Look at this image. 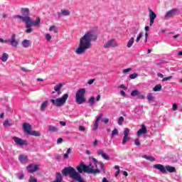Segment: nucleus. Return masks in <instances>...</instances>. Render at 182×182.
Masks as SVG:
<instances>
[{
	"label": "nucleus",
	"instance_id": "f257e3e1",
	"mask_svg": "<svg viewBox=\"0 0 182 182\" xmlns=\"http://www.w3.org/2000/svg\"><path fill=\"white\" fill-rule=\"evenodd\" d=\"M97 40V36L93 31H88L80 39L78 48L75 50L77 55H83L87 49H90L92 42Z\"/></svg>",
	"mask_w": 182,
	"mask_h": 182
},
{
	"label": "nucleus",
	"instance_id": "f03ea898",
	"mask_svg": "<svg viewBox=\"0 0 182 182\" xmlns=\"http://www.w3.org/2000/svg\"><path fill=\"white\" fill-rule=\"evenodd\" d=\"M92 161L95 166V167L92 165V164H90L88 166L83 164V162L80 163V165L79 166H77V170L78 173H87L88 174H94V176H96V174H100V170L97 168V164L100 166V168L102 171H105V164L103 162H99L95 158H92Z\"/></svg>",
	"mask_w": 182,
	"mask_h": 182
},
{
	"label": "nucleus",
	"instance_id": "7ed1b4c3",
	"mask_svg": "<svg viewBox=\"0 0 182 182\" xmlns=\"http://www.w3.org/2000/svg\"><path fill=\"white\" fill-rule=\"evenodd\" d=\"M14 19H16V18H18V19H21L22 22H25L26 23V28H27L26 30V33H32V26H38L39 23H41V18L37 17L36 21H32V18H31L30 16H22L21 15H15L13 16Z\"/></svg>",
	"mask_w": 182,
	"mask_h": 182
},
{
	"label": "nucleus",
	"instance_id": "20e7f679",
	"mask_svg": "<svg viewBox=\"0 0 182 182\" xmlns=\"http://www.w3.org/2000/svg\"><path fill=\"white\" fill-rule=\"evenodd\" d=\"M62 174L65 177L70 176V178H73V180H75L76 178L80 175V173L76 171V169L72 166L64 168L62 170Z\"/></svg>",
	"mask_w": 182,
	"mask_h": 182
},
{
	"label": "nucleus",
	"instance_id": "39448f33",
	"mask_svg": "<svg viewBox=\"0 0 182 182\" xmlns=\"http://www.w3.org/2000/svg\"><path fill=\"white\" fill-rule=\"evenodd\" d=\"M68 99H69V94H64L63 97L56 98L55 100L51 99L50 102L56 107H62L66 103Z\"/></svg>",
	"mask_w": 182,
	"mask_h": 182
},
{
	"label": "nucleus",
	"instance_id": "423d86ee",
	"mask_svg": "<svg viewBox=\"0 0 182 182\" xmlns=\"http://www.w3.org/2000/svg\"><path fill=\"white\" fill-rule=\"evenodd\" d=\"M85 93H86V90L85 88H81L77 92L75 95V100L77 105H83V103L86 102Z\"/></svg>",
	"mask_w": 182,
	"mask_h": 182
},
{
	"label": "nucleus",
	"instance_id": "0eeeda50",
	"mask_svg": "<svg viewBox=\"0 0 182 182\" xmlns=\"http://www.w3.org/2000/svg\"><path fill=\"white\" fill-rule=\"evenodd\" d=\"M23 129L27 134H29L30 136H36V137H39V136H41V134L39 132L31 131L32 126H31V124L29 123L24 122L23 124Z\"/></svg>",
	"mask_w": 182,
	"mask_h": 182
},
{
	"label": "nucleus",
	"instance_id": "6e6552de",
	"mask_svg": "<svg viewBox=\"0 0 182 182\" xmlns=\"http://www.w3.org/2000/svg\"><path fill=\"white\" fill-rule=\"evenodd\" d=\"M119 46V44L116 42V40L114 38H112L111 40H109L104 45V48L105 49H107L109 48H117Z\"/></svg>",
	"mask_w": 182,
	"mask_h": 182
},
{
	"label": "nucleus",
	"instance_id": "1a4fd4ad",
	"mask_svg": "<svg viewBox=\"0 0 182 182\" xmlns=\"http://www.w3.org/2000/svg\"><path fill=\"white\" fill-rule=\"evenodd\" d=\"M178 12V9H173L168 11L166 12V14L164 16V19L167 21L168 18H171L174 16L175 15H177V13Z\"/></svg>",
	"mask_w": 182,
	"mask_h": 182
},
{
	"label": "nucleus",
	"instance_id": "9d476101",
	"mask_svg": "<svg viewBox=\"0 0 182 182\" xmlns=\"http://www.w3.org/2000/svg\"><path fill=\"white\" fill-rule=\"evenodd\" d=\"M13 139L14 141V143H16V144H18V146H28V142L26 141V140H23L17 136H14Z\"/></svg>",
	"mask_w": 182,
	"mask_h": 182
},
{
	"label": "nucleus",
	"instance_id": "9b49d317",
	"mask_svg": "<svg viewBox=\"0 0 182 182\" xmlns=\"http://www.w3.org/2000/svg\"><path fill=\"white\" fill-rule=\"evenodd\" d=\"M129 133H130V129L126 128L124 131V138L122 139V144L124 146L127 141H130V137H129Z\"/></svg>",
	"mask_w": 182,
	"mask_h": 182
},
{
	"label": "nucleus",
	"instance_id": "f8f14e48",
	"mask_svg": "<svg viewBox=\"0 0 182 182\" xmlns=\"http://www.w3.org/2000/svg\"><path fill=\"white\" fill-rule=\"evenodd\" d=\"M10 44L14 47L16 48L19 45V41L16 40V35L12 34L11 38L9 39Z\"/></svg>",
	"mask_w": 182,
	"mask_h": 182
},
{
	"label": "nucleus",
	"instance_id": "ddd939ff",
	"mask_svg": "<svg viewBox=\"0 0 182 182\" xmlns=\"http://www.w3.org/2000/svg\"><path fill=\"white\" fill-rule=\"evenodd\" d=\"M156 18H157V15L156 14V13H154L153 10L149 9V19H150L149 26H153V23H154V19H156Z\"/></svg>",
	"mask_w": 182,
	"mask_h": 182
},
{
	"label": "nucleus",
	"instance_id": "4468645a",
	"mask_svg": "<svg viewBox=\"0 0 182 182\" xmlns=\"http://www.w3.org/2000/svg\"><path fill=\"white\" fill-rule=\"evenodd\" d=\"M28 173H35L39 170V165L30 164L26 167Z\"/></svg>",
	"mask_w": 182,
	"mask_h": 182
},
{
	"label": "nucleus",
	"instance_id": "2eb2a0df",
	"mask_svg": "<svg viewBox=\"0 0 182 182\" xmlns=\"http://www.w3.org/2000/svg\"><path fill=\"white\" fill-rule=\"evenodd\" d=\"M63 87V84L60 83L54 87V90L51 92V95H54V93H58V95H62L60 90Z\"/></svg>",
	"mask_w": 182,
	"mask_h": 182
},
{
	"label": "nucleus",
	"instance_id": "dca6fc26",
	"mask_svg": "<svg viewBox=\"0 0 182 182\" xmlns=\"http://www.w3.org/2000/svg\"><path fill=\"white\" fill-rule=\"evenodd\" d=\"M154 168H156V170H159V171H161V173L163 174H166V173H167V171H166V167H164V166L162 164H155L154 165Z\"/></svg>",
	"mask_w": 182,
	"mask_h": 182
},
{
	"label": "nucleus",
	"instance_id": "f3484780",
	"mask_svg": "<svg viewBox=\"0 0 182 182\" xmlns=\"http://www.w3.org/2000/svg\"><path fill=\"white\" fill-rule=\"evenodd\" d=\"M141 129H140L137 132V136H141V134H146L147 133V128L146 127V125L144 124H142L141 125Z\"/></svg>",
	"mask_w": 182,
	"mask_h": 182
},
{
	"label": "nucleus",
	"instance_id": "a211bd4d",
	"mask_svg": "<svg viewBox=\"0 0 182 182\" xmlns=\"http://www.w3.org/2000/svg\"><path fill=\"white\" fill-rule=\"evenodd\" d=\"M97 153H98L99 156H101L102 157V159H104V160H109V159H110V156H109V155L105 154V152L102 149H98Z\"/></svg>",
	"mask_w": 182,
	"mask_h": 182
},
{
	"label": "nucleus",
	"instance_id": "6ab92c4d",
	"mask_svg": "<svg viewBox=\"0 0 182 182\" xmlns=\"http://www.w3.org/2000/svg\"><path fill=\"white\" fill-rule=\"evenodd\" d=\"M18 160L22 164H26V163H28V156L25 155H19Z\"/></svg>",
	"mask_w": 182,
	"mask_h": 182
},
{
	"label": "nucleus",
	"instance_id": "aec40b11",
	"mask_svg": "<svg viewBox=\"0 0 182 182\" xmlns=\"http://www.w3.org/2000/svg\"><path fill=\"white\" fill-rule=\"evenodd\" d=\"M21 12L23 16H29L30 11L28 8H21Z\"/></svg>",
	"mask_w": 182,
	"mask_h": 182
},
{
	"label": "nucleus",
	"instance_id": "412c9836",
	"mask_svg": "<svg viewBox=\"0 0 182 182\" xmlns=\"http://www.w3.org/2000/svg\"><path fill=\"white\" fill-rule=\"evenodd\" d=\"M48 130L50 133H56V132L59 131V129H58V127H56L55 126L50 125L48 127Z\"/></svg>",
	"mask_w": 182,
	"mask_h": 182
},
{
	"label": "nucleus",
	"instance_id": "4be33fe9",
	"mask_svg": "<svg viewBox=\"0 0 182 182\" xmlns=\"http://www.w3.org/2000/svg\"><path fill=\"white\" fill-rule=\"evenodd\" d=\"M21 45L23 48H29V46L32 45V43H31V41L29 40H23L21 43Z\"/></svg>",
	"mask_w": 182,
	"mask_h": 182
},
{
	"label": "nucleus",
	"instance_id": "5701e85b",
	"mask_svg": "<svg viewBox=\"0 0 182 182\" xmlns=\"http://www.w3.org/2000/svg\"><path fill=\"white\" fill-rule=\"evenodd\" d=\"M166 171H168V173H176V168L171 166H165Z\"/></svg>",
	"mask_w": 182,
	"mask_h": 182
},
{
	"label": "nucleus",
	"instance_id": "b1692460",
	"mask_svg": "<svg viewBox=\"0 0 182 182\" xmlns=\"http://www.w3.org/2000/svg\"><path fill=\"white\" fill-rule=\"evenodd\" d=\"M60 15H62V16H69L70 15V11H69V10L62 9Z\"/></svg>",
	"mask_w": 182,
	"mask_h": 182
},
{
	"label": "nucleus",
	"instance_id": "393cba45",
	"mask_svg": "<svg viewBox=\"0 0 182 182\" xmlns=\"http://www.w3.org/2000/svg\"><path fill=\"white\" fill-rule=\"evenodd\" d=\"M48 101H45L41 104V112H45V110H46V107H48Z\"/></svg>",
	"mask_w": 182,
	"mask_h": 182
},
{
	"label": "nucleus",
	"instance_id": "a878e982",
	"mask_svg": "<svg viewBox=\"0 0 182 182\" xmlns=\"http://www.w3.org/2000/svg\"><path fill=\"white\" fill-rule=\"evenodd\" d=\"M149 103H152V102H154V96H153V94L149 93L146 96Z\"/></svg>",
	"mask_w": 182,
	"mask_h": 182
},
{
	"label": "nucleus",
	"instance_id": "bb28decb",
	"mask_svg": "<svg viewBox=\"0 0 182 182\" xmlns=\"http://www.w3.org/2000/svg\"><path fill=\"white\" fill-rule=\"evenodd\" d=\"M133 43H134V37H132L129 40V41H128V43L127 44V48H132V46H133Z\"/></svg>",
	"mask_w": 182,
	"mask_h": 182
},
{
	"label": "nucleus",
	"instance_id": "cd10ccee",
	"mask_svg": "<svg viewBox=\"0 0 182 182\" xmlns=\"http://www.w3.org/2000/svg\"><path fill=\"white\" fill-rule=\"evenodd\" d=\"M9 58V55H8V53H3L1 55L2 62H6V60H8Z\"/></svg>",
	"mask_w": 182,
	"mask_h": 182
},
{
	"label": "nucleus",
	"instance_id": "c85d7f7f",
	"mask_svg": "<svg viewBox=\"0 0 182 182\" xmlns=\"http://www.w3.org/2000/svg\"><path fill=\"white\" fill-rule=\"evenodd\" d=\"M142 158L146 159V160H149V161H156V159L151 156L144 155L142 156Z\"/></svg>",
	"mask_w": 182,
	"mask_h": 182
},
{
	"label": "nucleus",
	"instance_id": "c756f323",
	"mask_svg": "<svg viewBox=\"0 0 182 182\" xmlns=\"http://www.w3.org/2000/svg\"><path fill=\"white\" fill-rule=\"evenodd\" d=\"M100 121V117H97L95 124L92 130H97L99 128V122Z\"/></svg>",
	"mask_w": 182,
	"mask_h": 182
},
{
	"label": "nucleus",
	"instance_id": "7c9ffc66",
	"mask_svg": "<svg viewBox=\"0 0 182 182\" xmlns=\"http://www.w3.org/2000/svg\"><path fill=\"white\" fill-rule=\"evenodd\" d=\"M118 135H119V130H117V129L114 128V130H112V132L111 139H113V137H114V136H118Z\"/></svg>",
	"mask_w": 182,
	"mask_h": 182
},
{
	"label": "nucleus",
	"instance_id": "2f4dec72",
	"mask_svg": "<svg viewBox=\"0 0 182 182\" xmlns=\"http://www.w3.org/2000/svg\"><path fill=\"white\" fill-rule=\"evenodd\" d=\"M139 95H140V92L137 90H134L131 92V96H132V97H134L136 96H139Z\"/></svg>",
	"mask_w": 182,
	"mask_h": 182
},
{
	"label": "nucleus",
	"instance_id": "473e14b6",
	"mask_svg": "<svg viewBox=\"0 0 182 182\" xmlns=\"http://www.w3.org/2000/svg\"><path fill=\"white\" fill-rule=\"evenodd\" d=\"M154 92H160V90H161V85L160 84L156 85L154 89H153Z\"/></svg>",
	"mask_w": 182,
	"mask_h": 182
},
{
	"label": "nucleus",
	"instance_id": "72a5a7b5",
	"mask_svg": "<svg viewBox=\"0 0 182 182\" xmlns=\"http://www.w3.org/2000/svg\"><path fill=\"white\" fill-rule=\"evenodd\" d=\"M50 32L53 31L55 33H58V31L55 26H51L49 28Z\"/></svg>",
	"mask_w": 182,
	"mask_h": 182
},
{
	"label": "nucleus",
	"instance_id": "f704fd0d",
	"mask_svg": "<svg viewBox=\"0 0 182 182\" xmlns=\"http://www.w3.org/2000/svg\"><path fill=\"white\" fill-rule=\"evenodd\" d=\"M3 126L4 127H10V126H12V124L9 123V120L6 119L3 124Z\"/></svg>",
	"mask_w": 182,
	"mask_h": 182
},
{
	"label": "nucleus",
	"instance_id": "c9c22d12",
	"mask_svg": "<svg viewBox=\"0 0 182 182\" xmlns=\"http://www.w3.org/2000/svg\"><path fill=\"white\" fill-rule=\"evenodd\" d=\"M95 97H90V100L88 102H89L90 106H93V105H95Z\"/></svg>",
	"mask_w": 182,
	"mask_h": 182
},
{
	"label": "nucleus",
	"instance_id": "e433bc0d",
	"mask_svg": "<svg viewBox=\"0 0 182 182\" xmlns=\"http://www.w3.org/2000/svg\"><path fill=\"white\" fill-rule=\"evenodd\" d=\"M28 182H38V179L33 176H31L28 179Z\"/></svg>",
	"mask_w": 182,
	"mask_h": 182
},
{
	"label": "nucleus",
	"instance_id": "4c0bfd02",
	"mask_svg": "<svg viewBox=\"0 0 182 182\" xmlns=\"http://www.w3.org/2000/svg\"><path fill=\"white\" fill-rule=\"evenodd\" d=\"M124 122V117H119V119L118 120V124L119 126H122L123 124V122Z\"/></svg>",
	"mask_w": 182,
	"mask_h": 182
},
{
	"label": "nucleus",
	"instance_id": "58836bf2",
	"mask_svg": "<svg viewBox=\"0 0 182 182\" xmlns=\"http://www.w3.org/2000/svg\"><path fill=\"white\" fill-rule=\"evenodd\" d=\"M143 38V33H139L136 39V42L137 43H139V42H140V39Z\"/></svg>",
	"mask_w": 182,
	"mask_h": 182
},
{
	"label": "nucleus",
	"instance_id": "ea45409f",
	"mask_svg": "<svg viewBox=\"0 0 182 182\" xmlns=\"http://www.w3.org/2000/svg\"><path fill=\"white\" fill-rule=\"evenodd\" d=\"M75 181H78V182H86V181H83V178H82V176L80 174L76 178Z\"/></svg>",
	"mask_w": 182,
	"mask_h": 182
},
{
	"label": "nucleus",
	"instance_id": "a19ab883",
	"mask_svg": "<svg viewBox=\"0 0 182 182\" xmlns=\"http://www.w3.org/2000/svg\"><path fill=\"white\" fill-rule=\"evenodd\" d=\"M134 145L138 146H141V144L140 143V140H139V139H136L134 140Z\"/></svg>",
	"mask_w": 182,
	"mask_h": 182
},
{
	"label": "nucleus",
	"instance_id": "79ce46f5",
	"mask_svg": "<svg viewBox=\"0 0 182 182\" xmlns=\"http://www.w3.org/2000/svg\"><path fill=\"white\" fill-rule=\"evenodd\" d=\"M137 76H138L137 73H134L129 75V79H136V77H137Z\"/></svg>",
	"mask_w": 182,
	"mask_h": 182
},
{
	"label": "nucleus",
	"instance_id": "37998d69",
	"mask_svg": "<svg viewBox=\"0 0 182 182\" xmlns=\"http://www.w3.org/2000/svg\"><path fill=\"white\" fill-rule=\"evenodd\" d=\"M170 79H173V76L164 77L162 79V82H167V80H170Z\"/></svg>",
	"mask_w": 182,
	"mask_h": 182
},
{
	"label": "nucleus",
	"instance_id": "c03bdc74",
	"mask_svg": "<svg viewBox=\"0 0 182 182\" xmlns=\"http://www.w3.org/2000/svg\"><path fill=\"white\" fill-rule=\"evenodd\" d=\"M46 39L47 40V41H50V39H52V36H50V34H49V33H47L46 35Z\"/></svg>",
	"mask_w": 182,
	"mask_h": 182
},
{
	"label": "nucleus",
	"instance_id": "a18cd8bd",
	"mask_svg": "<svg viewBox=\"0 0 182 182\" xmlns=\"http://www.w3.org/2000/svg\"><path fill=\"white\" fill-rule=\"evenodd\" d=\"M79 131L80 132H86V128L83 126H80L79 127Z\"/></svg>",
	"mask_w": 182,
	"mask_h": 182
},
{
	"label": "nucleus",
	"instance_id": "49530a36",
	"mask_svg": "<svg viewBox=\"0 0 182 182\" xmlns=\"http://www.w3.org/2000/svg\"><path fill=\"white\" fill-rule=\"evenodd\" d=\"M172 109H173V111L177 110V109H178V105L177 104H173V107H172Z\"/></svg>",
	"mask_w": 182,
	"mask_h": 182
},
{
	"label": "nucleus",
	"instance_id": "de8ad7c7",
	"mask_svg": "<svg viewBox=\"0 0 182 182\" xmlns=\"http://www.w3.org/2000/svg\"><path fill=\"white\" fill-rule=\"evenodd\" d=\"M101 122H102L103 123H105V124H107V123H109V119L105 118V119H102Z\"/></svg>",
	"mask_w": 182,
	"mask_h": 182
},
{
	"label": "nucleus",
	"instance_id": "09e8293b",
	"mask_svg": "<svg viewBox=\"0 0 182 182\" xmlns=\"http://www.w3.org/2000/svg\"><path fill=\"white\" fill-rule=\"evenodd\" d=\"M95 80H96L95 79H92V80H90L87 83L88 85H93V83H95Z\"/></svg>",
	"mask_w": 182,
	"mask_h": 182
},
{
	"label": "nucleus",
	"instance_id": "8fccbe9b",
	"mask_svg": "<svg viewBox=\"0 0 182 182\" xmlns=\"http://www.w3.org/2000/svg\"><path fill=\"white\" fill-rule=\"evenodd\" d=\"M130 70H132V68L124 69V70H123V73H129V72H130Z\"/></svg>",
	"mask_w": 182,
	"mask_h": 182
},
{
	"label": "nucleus",
	"instance_id": "3c124183",
	"mask_svg": "<svg viewBox=\"0 0 182 182\" xmlns=\"http://www.w3.org/2000/svg\"><path fill=\"white\" fill-rule=\"evenodd\" d=\"M63 139L62 138H58V140H57V144H59L60 143H63Z\"/></svg>",
	"mask_w": 182,
	"mask_h": 182
},
{
	"label": "nucleus",
	"instance_id": "603ef678",
	"mask_svg": "<svg viewBox=\"0 0 182 182\" xmlns=\"http://www.w3.org/2000/svg\"><path fill=\"white\" fill-rule=\"evenodd\" d=\"M138 99H144V95L139 94Z\"/></svg>",
	"mask_w": 182,
	"mask_h": 182
},
{
	"label": "nucleus",
	"instance_id": "864d4df0",
	"mask_svg": "<svg viewBox=\"0 0 182 182\" xmlns=\"http://www.w3.org/2000/svg\"><path fill=\"white\" fill-rule=\"evenodd\" d=\"M60 124H61V126H66V122L63 121H60Z\"/></svg>",
	"mask_w": 182,
	"mask_h": 182
},
{
	"label": "nucleus",
	"instance_id": "5fc2aeb1",
	"mask_svg": "<svg viewBox=\"0 0 182 182\" xmlns=\"http://www.w3.org/2000/svg\"><path fill=\"white\" fill-rule=\"evenodd\" d=\"M115 170H117V171H120V167L117 165H115L114 166Z\"/></svg>",
	"mask_w": 182,
	"mask_h": 182
},
{
	"label": "nucleus",
	"instance_id": "6e6d98bb",
	"mask_svg": "<svg viewBox=\"0 0 182 182\" xmlns=\"http://www.w3.org/2000/svg\"><path fill=\"white\" fill-rule=\"evenodd\" d=\"M120 93H121L122 96H124V97L127 96L126 92H124L123 90H121Z\"/></svg>",
	"mask_w": 182,
	"mask_h": 182
},
{
	"label": "nucleus",
	"instance_id": "4d7b16f0",
	"mask_svg": "<svg viewBox=\"0 0 182 182\" xmlns=\"http://www.w3.org/2000/svg\"><path fill=\"white\" fill-rule=\"evenodd\" d=\"M2 18H4V19L8 18V14H2Z\"/></svg>",
	"mask_w": 182,
	"mask_h": 182
},
{
	"label": "nucleus",
	"instance_id": "13d9d810",
	"mask_svg": "<svg viewBox=\"0 0 182 182\" xmlns=\"http://www.w3.org/2000/svg\"><path fill=\"white\" fill-rule=\"evenodd\" d=\"M157 76H159V77H161V78L164 77V75H163V74H161L160 73H157Z\"/></svg>",
	"mask_w": 182,
	"mask_h": 182
},
{
	"label": "nucleus",
	"instance_id": "bf43d9fd",
	"mask_svg": "<svg viewBox=\"0 0 182 182\" xmlns=\"http://www.w3.org/2000/svg\"><path fill=\"white\" fill-rule=\"evenodd\" d=\"M123 174H124V176H125V177H127V176H129V173H127V171H123Z\"/></svg>",
	"mask_w": 182,
	"mask_h": 182
},
{
	"label": "nucleus",
	"instance_id": "052dcab7",
	"mask_svg": "<svg viewBox=\"0 0 182 182\" xmlns=\"http://www.w3.org/2000/svg\"><path fill=\"white\" fill-rule=\"evenodd\" d=\"M145 31L146 32H149V31H150V27H149V26H145Z\"/></svg>",
	"mask_w": 182,
	"mask_h": 182
},
{
	"label": "nucleus",
	"instance_id": "680f3d73",
	"mask_svg": "<svg viewBox=\"0 0 182 182\" xmlns=\"http://www.w3.org/2000/svg\"><path fill=\"white\" fill-rule=\"evenodd\" d=\"M64 159H69V154H68V153L65 154Z\"/></svg>",
	"mask_w": 182,
	"mask_h": 182
},
{
	"label": "nucleus",
	"instance_id": "e2e57ef3",
	"mask_svg": "<svg viewBox=\"0 0 182 182\" xmlns=\"http://www.w3.org/2000/svg\"><path fill=\"white\" fill-rule=\"evenodd\" d=\"M21 70H22L23 72H29V70H26V68H21Z\"/></svg>",
	"mask_w": 182,
	"mask_h": 182
},
{
	"label": "nucleus",
	"instance_id": "0e129e2a",
	"mask_svg": "<svg viewBox=\"0 0 182 182\" xmlns=\"http://www.w3.org/2000/svg\"><path fill=\"white\" fill-rule=\"evenodd\" d=\"M23 177H24L23 174H21L18 176V178H19V180H22V179H23Z\"/></svg>",
	"mask_w": 182,
	"mask_h": 182
},
{
	"label": "nucleus",
	"instance_id": "69168bd1",
	"mask_svg": "<svg viewBox=\"0 0 182 182\" xmlns=\"http://www.w3.org/2000/svg\"><path fill=\"white\" fill-rule=\"evenodd\" d=\"M100 97H101L100 95H98L97 96V102H99V100H100Z\"/></svg>",
	"mask_w": 182,
	"mask_h": 182
},
{
	"label": "nucleus",
	"instance_id": "338daca9",
	"mask_svg": "<svg viewBox=\"0 0 182 182\" xmlns=\"http://www.w3.org/2000/svg\"><path fill=\"white\" fill-rule=\"evenodd\" d=\"M102 182H109V181H107V178H102Z\"/></svg>",
	"mask_w": 182,
	"mask_h": 182
},
{
	"label": "nucleus",
	"instance_id": "774afa93",
	"mask_svg": "<svg viewBox=\"0 0 182 182\" xmlns=\"http://www.w3.org/2000/svg\"><path fill=\"white\" fill-rule=\"evenodd\" d=\"M94 146H97V139H95V141L93 142Z\"/></svg>",
	"mask_w": 182,
	"mask_h": 182
}]
</instances>
